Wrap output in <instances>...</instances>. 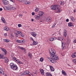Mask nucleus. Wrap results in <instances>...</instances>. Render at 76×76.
<instances>
[{"mask_svg": "<svg viewBox=\"0 0 76 76\" xmlns=\"http://www.w3.org/2000/svg\"><path fill=\"white\" fill-rule=\"evenodd\" d=\"M15 34V36H18V34L16 33H14Z\"/></svg>", "mask_w": 76, "mask_h": 76, "instance_id": "nucleus-47", "label": "nucleus"}, {"mask_svg": "<svg viewBox=\"0 0 76 76\" xmlns=\"http://www.w3.org/2000/svg\"><path fill=\"white\" fill-rule=\"evenodd\" d=\"M30 39L32 41H34V39H33V38L32 37H30Z\"/></svg>", "mask_w": 76, "mask_h": 76, "instance_id": "nucleus-45", "label": "nucleus"}, {"mask_svg": "<svg viewBox=\"0 0 76 76\" xmlns=\"http://www.w3.org/2000/svg\"><path fill=\"white\" fill-rule=\"evenodd\" d=\"M54 35H55V33L53 34L52 35V36H54Z\"/></svg>", "mask_w": 76, "mask_h": 76, "instance_id": "nucleus-58", "label": "nucleus"}, {"mask_svg": "<svg viewBox=\"0 0 76 76\" xmlns=\"http://www.w3.org/2000/svg\"><path fill=\"white\" fill-rule=\"evenodd\" d=\"M71 57H72V58H74L76 57V53H73L71 55Z\"/></svg>", "mask_w": 76, "mask_h": 76, "instance_id": "nucleus-21", "label": "nucleus"}, {"mask_svg": "<svg viewBox=\"0 0 76 76\" xmlns=\"http://www.w3.org/2000/svg\"><path fill=\"white\" fill-rule=\"evenodd\" d=\"M33 45H37L38 43L37 41H35V40L33 41Z\"/></svg>", "mask_w": 76, "mask_h": 76, "instance_id": "nucleus-18", "label": "nucleus"}, {"mask_svg": "<svg viewBox=\"0 0 76 76\" xmlns=\"http://www.w3.org/2000/svg\"><path fill=\"white\" fill-rule=\"evenodd\" d=\"M44 15V12H43L40 11L39 12V14L38 15L40 17H41V16H42V15Z\"/></svg>", "mask_w": 76, "mask_h": 76, "instance_id": "nucleus-15", "label": "nucleus"}, {"mask_svg": "<svg viewBox=\"0 0 76 76\" xmlns=\"http://www.w3.org/2000/svg\"><path fill=\"white\" fill-rule=\"evenodd\" d=\"M7 33H4V36H5V37L7 36Z\"/></svg>", "mask_w": 76, "mask_h": 76, "instance_id": "nucleus-52", "label": "nucleus"}, {"mask_svg": "<svg viewBox=\"0 0 76 76\" xmlns=\"http://www.w3.org/2000/svg\"><path fill=\"white\" fill-rule=\"evenodd\" d=\"M34 20L32 18L31 19V21L33 22L34 21Z\"/></svg>", "mask_w": 76, "mask_h": 76, "instance_id": "nucleus-56", "label": "nucleus"}, {"mask_svg": "<svg viewBox=\"0 0 76 76\" xmlns=\"http://www.w3.org/2000/svg\"><path fill=\"white\" fill-rule=\"evenodd\" d=\"M46 21L48 23H50L52 22V19L50 17H48L46 18Z\"/></svg>", "mask_w": 76, "mask_h": 76, "instance_id": "nucleus-4", "label": "nucleus"}, {"mask_svg": "<svg viewBox=\"0 0 76 76\" xmlns=\"http://www.w3.org/2000/svg\"><path fill=\"white\" fill-rule=\"evenodd\" d=\"M71 20H72V21H75V18H74V17H72Z\"/></svg>", "mask_w": 76, "mask_h": 76, "instance_id": "nucleus-42", "label": "nucleus"}, {"mask_svg": "<svg viewBox=\"0 0 76 76\" xmlns=\"http://www.w3.org/2000/svg\"><path fill=\"white\" fill-rule=\"evenodd\" d=\"M10 1L13 2V3H15V0H10Z\"/></svg>", "mask_w": 76, "mask_h": 76, "instance_id": "nucleus-43", "label": "nucleus"}, {"mask_svg": "<svg viewBox=\"0 0 76 76\" xmlns=\"http://www.w3.org/2000/svg\"><path fill=\"white\" fill-rule=\"evenodd\" d=\"M0 73L1 75H4V71H3V69H1V67H0Z\"/></svg>", "mask_w": 76, "mask_h": 76, "instance_id": "nucleus-17", "label": "nucleus"}, {"mask_svg": "<svg viewBox=\"0 0 76 76\" xmlns=\"http://www.w3.org/2000/svg\"><path fill=\"white\" fill-rule=\"evenodd\" d=\"M56 37H51L49 39V41H55V40H56Z\"/></svg>", "mask_w": 76, "mask_h": 76, "instance_id": "nucleus-10", "label": "nucleus"}, {"mask_svg": "<svg viewBox=\"0 0 76 76\" xmlns=\"http://www.w3.org/2000/svg\"><path fill=\"white\" fill-rule=\"evenodd\" d=\"M56 50H55L51 49V51H50V57L52 58L53 60H58V56L56 54Z\"/></svg>", "mask_w": 76, "mask_h": 76, "instance_id": "nucleus-1", "label": "nucleus"}, {"mask_svg": "<svg viewBox=\"0 0 76 76\" xmlns=\"http://www.w3.org/2000/svg\"><path fill=\"white\" fill-rule=\"evenodd\" d=\"M56 13H60L61 12V10L58 7V6L57 7L56 9Z\"/></svg>", "mask_w": 76, "mask_h": 76, "instance_id": "nucleus-6", "label": "nucleus"}, {"mask_svg": "<svg viewBox=\"0 0 76 76\" xmlns=\"http://www.w3.org/2000/svg\"><path fill=\"white\" fill-rule=\"evenodd\" d=\"M59 3L60 4H61V5H63V4H64L65 3V2L63 1H60Z\"/></svg>", "mask_w": 76, "mask_h": 76, "instance_id": "nucleus-28", "label": "nucleus"}, {"mask_svg": "<svg viewBox=\"0 0 76 76\" xmlns=\"http://www.w3.org/2000/svg\"><path fill=\"white\" fill-rule=\"evenodd\" d=\"M1 20L2 21V22H3V23H6V20H5V19H4V18H2Z\"/></svg>", "mask_w": 76, "mask_h": 76, "instance_id": "nucleus-30", "label": "nucleus"}, {"mask_svg": "<svg viewBox=\"0 0 76 76\" xmlns=\"http://www.w3.org/2000/svg\"><path fill=\"white\" fill-rule=\"evenodd\" d=\"M3 40L4 42H10V40L9 39H3Z\"/></svg>", "mask_w": 76, "mask_h": 76, "instance_id": "nucleus-25", "label": "nucleus"}, {"mask_svg": "<svg viewBox=\"0 0 76 76\" xmlns=\"http://www.w3.org/2000/svg\"><path fill=\"white\" fill-rule=\"evenodd\" d=\"M40 61L42 62V61H44V58L42 57H41L40 58Z\"/></svg>", "mask_w": 76, "mask_h": 76, "instance_id": "nucleus-35", "label": "nucleus"}, {"mask_svg": "<svg viewBox=\"0 0 76 76\" xmlns=\"http://www.w3.org/2000/svg\"><path fill=\"white\" fill-rule=\"evenodd\" d=\"M68 25V26H69L70 27H71V26H73V24L71 23H69Z\"/></svg>", "mask_w": 76, "mask_h": 76, "instance_id": "nucleus-31", "label": "nucleus"}, {"mask_svg": "<svg viewBox=\"0 0 76 76\" xmlns=\"http://www.w3.org/2000/svg\"><path fill=\"white\" fill-rule=\"evenodd\" d=\"M69 21V19H67L66 20V22H68Z\"/></svg>", "mask_w": 76, "mask_h": 76, "instance_id": "nucleus-49", "label": "nucleus"}, {"mask_svg": "<svg viewBox=\"0 0 76 76\" xmlns=\"http://www.w3.org/2000/svg\"><path fill=\"white\" fill-rule=\"evenodd\" d=\"M19 16H23V15H22V14H20Z\"/></svg>", "mask_w": 76, "mask_h": 76, "instance_id": "nucleus-55", "label": "nucleus"}, {"mask_svg": "<svg viewBox=\"0 0 76 76\" xmlns=\"http://www.w3.org/2000/svg\"><path fill=\"white\" fill-rule=\"evenodd\" d=\"M11 38H14V36H13V34H11Z\"/></svg>", "mask_w": 76, "mask_h": 76, "instance_id": "nucleus-41", "label": "nucleus"}, {"mask_svg": "<svg viewBox=\"0 0 76 76\" xmlns=\"http://www.w3.org/2000/svg\"><path fill=\"white\" fill-rule=\"evenodd\" d=\"M65 32L64 33V35L65 37H67V31L65 30Z\"/></svg>", "mask_w": 76, "mask_h": 76, "instance_id": "nucleus-29", "label": "nucleus"}, {"mask_svg": "<svg viewBox=\"0 0 76 76\" xmlns=\"http://www.w3.org/2000/svg\"><path fill=\"white\" fill-rule=\"evenodd\" d=\"M19 48L20 49H21V50H24V53H26V50H25V48H23V47H19Z\"/></svg>", "mask_w": 76, "mask_h": 76, "instance_id": "nucleus-26", "label": "nucleus"}, {"mask_svg": "<svg viewBox=\"0 0 76 76\" xmlns=\"http://www.w3.org/2000/svg\"><path fill=\"white\" fill-rule=\"evenodd\" d=\"M2 2L5 5H7L9 3V1H2Z\"/></svg>", "mask_w": 76, "mask_h": 76, "instance_id": "nucleus-14", "label": "nucleus"}, {"mask_svg": "<svg viewBox=\"0 0 76 76\" xmlns=\"http://www.w3.org/2000/svg\"><path fill=\"white\" fill-rule=\"evenodd\" d=\"M18 1H19V0H18Z\"/></svg>", "mask_w": 76, "mask_h": 76, "instance_id": "nucleus-61", "label": "nucleus"}, {"mask_svg": "<svg viewBox=\"0 0 76 76\" xmlns=\"http://www.w3.org/2000/svg\"><path fill=\"white\" fill-rule=\"evenodd\" d=\"M12 59L13 60H16V57H13L12 58Z\"/></svg>", "mask_w": 76, "mask_h": 76, "instance_id": "nucleus-50", "label": "nucleus"}, {"mask_svg": "<svg viewBox=\"0 0 76 76\" xmlns=\"http://www.w3.org/2000/svg\"><path fill=\"white\" fill-rule=\"evenodd\" d=\"M73 42L74 44H76V39L74 40L73 41Z\"/></svg>", "mask_w": 76, "mask_h": 76, "instance_id": "nucleus-46", "label": "nucleus"}, {"mask_svg": "<svg viewBox=\"0 0 76 76\" xmlns=\"http://www.w3.org/2000/svg\"><path fill=\"white\" fill-rule=\"evenodd\" d=\"M1 50H2V51H3V52H4V55L5 56H6L7 53L6 50V49H4V48H1Z\"/></svg>", "mask_w": 76, "mask_h": 76, "instance_id": "nucleus-8", "label": "nucleus"}, {"mask_svg": "<svg viewBox=\"0 0 76 76\" xmlns=\"http://www.w3.org/2000/svg\"><path fill=\"white\" fill-rule=\"evenodd\" d=\"M62 74L64 76H66V75H67V73L64 70L62 71Z\"/></svg>", "mask_w": 76, "mask_h": 76, "instance_id": "nucleus-19", "label": "nucleus"}, {"mask_svg": "<svg viewBox=\"0 0 76 76\" xmlns=\"http://www.w3.org/2000/svg\"><path fill=\"white\" fill-rule=\"evenodd\" d=\"M10 66L11 68L13 70H18V67L17 66V65L15 64H14L13 63H11L10 64Z\"/></svg>", "mask_w": 76, "mask_h": 76, "instance_id": "nucleus-3", "label": "nucleus"}, {"mask_svg": "<svg viewBox=\"0 0 76 76\" xmlns=\"http://www.w3.org/2000/svg\"><path fill=\"white\" fill-rule=\"evenodd\" d=\"M15 61H17V62H18V63L20 61L19 60V59H16V60H15Z\"/></svg>", "mask_w": 76, "mask_h": 76, "instance_id": "nucleus-51", "label": "nucleus"}, {"mask_svg": "<svg viewBox=\"0 0 76 76\" xmlns=\"http://www.w3.org/2000/svg\"><path fill=\"white\" fill-rule=\"evenodd\" d=\"M12 9L13 10H15L16 9V7H12Z\"/></svg>", "mask_w": 76, "mask_h": 76, "instance_id": "nucleus-34", "label": "nucleus"}, {"mask_svg": "<svg viewBox=\"0 0 76 76\" xmlns=\"http://www.w3.org/2000/svg\"><path fill=\"white\" fill-rule=\"evenodd\" d=\"M4 61L5 63H7L8 62H9V59H8V58L6 57H4Z\"/></svg>", "mask_w": 76, "mask_h": 76, "instance_id": "nucleus-13", "label": "nucleus"}, {"mask_svg": "<svg viewBox=\"0 0 76 76\" xmlns=\"http://www.w3.org/2000/svg\"><path fill=\"white\" fill-rule=\"evenodd\" d=\"M4 57L3 56V55H2L1 54H0V58L2 59H4Z\"/></svg>", "mask_w": 76, "mask_h": 76, "instance_id": "nucleus-33", "label": "nucleus"}, {"mask_svg": "<svg viewBox=\"0 0 76 76\" xmlns=\"http://www.w3.org/2000/svg\"><path fill=\"white\" fill-rule=\"evenodd\" d=\"M40 22H42V21H40Z\"/></svg>", "mask_w": 76, "mask_h": 76, "instance_id": "nucleus-60", "label": "nucleus"}, {"mask_svg": "<svg viewBox=\"0 0 76 76\" xmlns=\"http://www.w3.org/2000/svg\"><path fill=\"white\" fill-rule=\"evenodd\" d=\"M74 13H75L76 12V10H75V9L74 10Z\"/></svg>", "mask_w": 76, "mask_h": 76, "instance_id": "nucleus-57", "label": "nucleus"}, {"mask_svg": "<svg viewBox=\"0 0 76 76\" xmlns=\"http://www.w3.org/2000/svg\"><path fill=\"white\" fill-rule=\"evenodd\" d=\"M18 26L19 28H20V27H22V25L20 24H19L18 25Z\"/></svg>", "mask_w": 76, "mask_h": 76, "instance_id": "nucleus-39", "label": "nucleus"}, {"mask_svg": "<svg viewBox=\"0 0 76 76\" xmlns=\"http://www.w3.org/2000/svg\"><path fill=\"white\" fill-rule=\"evenodd\" d=\"M36 20H39V18H40L41 17L40 16L38 15H36L34 16Z\"/></svg>", "mask_w": 76, "mask_h": 76, "instance_id": "nucleus-9", "label": "nucleus"}, {"mask_svg": "<svg viewBox=\"0 0 76 76\" xmlns=\"http://www.w3.org/2000/svg\"><path fill=\"white\" fill-rule=\"evenodd\" d=\"M35 12H33L32 13V16H34V15H35Z\"/></svg>", "mask_w": 76, "mask_h": 76, "instance_id": "nucleus-48", "label": "nucleus"}, {"mask_svg": "<svg viewBox=\"0 0 76 76\" xmlns=\"http://www.w3.org/2000/svg\"><path fill=\"white\" fill-rule=\"evenodd\" d=\"M50 67L51 70V72H54V69L53 66H50Z\"/></svg>", "mask_w": 76, "mask_h": 76, "instance_id": "nucleus-22", "label": "nucleus"}, {"mask_svg": "<svg viewBox=\"0 0 76 76\" xmlns=\"http://www.w3.org/2000/svg\"><path fill=\"white\" fill-rule=\"evenodd\" d=\"M25 4H30V2L29 1H25Z\"/></svg>", "mask_w": 76, "mask_h": 76, "instance_id": "nucleus-32", "label": "nucleus"}, {"mask_svg": "<svg viewBox=\"0 0 76 76\" xmlns=\"http://www.w3.org/2000/svg\"><path fill=\"white\" fill-rule=\"evenodd\" d=\"M29 73V71H25L23 74L24 75H28Z\"/></svg>", "mask_w": 76, "mask_h": 76, "instance_id": "nucleus-16", "label": "nucleus"}, {"mask_svg": "<svg viewBox=\"0 0 76 76\" xmlns=\"http://www.w3.org/2000/svg\"><path fill=\"white\" fill-rule=\"evenodd\" d=\"M40 71L42 75H44V70L43 69H41L40 70Z\"/></svg>", "mask_w": 76, "mask_h": 76, "instance_id": "nucleus-27", "label": "nucleus"}, {"mask_svg": "<svg viewBox=\"0 0 76 76\" xmlns=\"http://www.w3.org/2000/svg\"><path fill=\"white\" fill-rule=\"evenodd\" d=\"M46 76H53L51 74L50 72H46Z\"/></svg>", "mask_w": 76, "mask_h": 76, "instance_id": "nucleus-24", "label": "nucleus"}, {"mask_svg": "<svg viewBox=\"0 0 76 76\" xmlns=\"http://www.w3.org/2000/svg\"><path fill=\"white\" fill-rule=\"evenodd\" d=\"M56 25V23H55L52 26V28H54L55 27V26Z\"/></svg>", "mask_w": 76, "mask_h": 76, "instance_id": "nucleus-40", "label": "nucleus"}, {"mask_svg": "<svg viewBox=\"0 0 76 76\" xmlns=\"http://www.w3.org/2000/svg\"><path fill=\"white\" fill-rule=\"evenodd\" d=\"M31 35L34 37H35L37 36V34L34 32H33L31 33Z\"/></svg>", "mask_w": 76, "mask_h": 76, "instance_id": "nucleus-23", "label": "nucleus"}, {"mask_svg": "<svg viewBox=\"0 0 76 76\" xmlns=\"http://www.w3.org/2000/svg\"><path fill=\"white\" fill-rule=\"evenodd\" d=\"M3 10V9L2 8H0V11H2Z\"/></svg>", "mask_w": 76, "mask_h": 76, "instance_id": "nucleus-54", "label": "nucleus"}, {"mask_svg": "<svg viewBox=\"0 0 76 76\" xmlns=\"http://www.w3.org/2000/svg\"><path fill=\"white\" fill-rule=\"evenodd\" d=\"M16 42L18 43H21V41L20 40H17Z\"/></svg>", "mask_w": 76, "mask_h": 76, "instance_id": "nucleus-36", "label": "nucleus"}, {"mask_svg": "<svg viewBox=\"0 0 76 76\" xmlns=\"http://www.w3.org/2000/svg\"><path fill=\"white\" fill-rule=\"evenodd\" d=\"M5 7L8 10H12V7L10 6L8 7Z\"/></svg>", "mask_w": 76, "mask_h": 76, "instance_id": "nucleus-12", "label": "nucleus"}, {"mask_svg": "<svg viewBox=\"0 0 76 76\" xmlns=\"http://www.w3.org/2000/svg\"><path fill=\"white\" fill-rule=\"evenodd\" d=\"M17 32L18 34H20V35L22 34V32L20 31H18Z\"/></svg>", "mask_w": 76, "mask_h": 76, "instance_id": "nucleus-38", "label": "nucleus"}, {"mask_svg": "<svg viewBox=\"0 0 76 76\" xmlns=\"http://www.w3.org/2000/svg\"><path fill=\"white\" fill-rule=\"evenodd\" d=\"M7 0H3L2 1H7Z\"/></svg>", "mask_w": 76, "mask_h": 76, "instance_id": "nucleus-59", "label": "nucleus"}, {"mask_svg": "<svg viewBox=\"0 0 76 76\" xmlns=\"http://www.w3.org/2000/svg\"><path fill=\"white\" fill-rule=\"evenodd\" d=\"M9 30V28L8 27L6 26L4 27V30L7 31H8Z\"/></svg>", "mask_w": 76, "mask_h": 76, "instance_id": "nucleus-20", "label": "nucleus"}, {"mask_svg": "<svg viewBox=\"0 0 76 76\" xmlns=\"http://www.w3.org/2000/svg\"><path fill=\"white\" fill-rule=\"evenodd\" d=\"M48 59L49 61L51 62V63H56V61L53 60L51 58H48Z\"/></svg>", "mask_w": 76, "mask_h": 76, "instance_id": "nucleus-5", "label": "nucleus"}, {"mask_svg": "<svg viewBox=\"0 0 76 76\" xmlns=\"http://www.w3.org/2000/svg\"><path fill=\"white\" fill-rule=\"evenodd\" d=\"M58 6L57 5H52L51 6V8L52 10H56L57 8L58 7Z\"/></svg>", "mask_w": 76, "mask_h": 76, "instance_id": "nucleus-7", "label": "nucleus"}, {"mask_svg": "<svg viewBox=\"0 0 76 76\" xmlns=\"http://www.w3.org/2000/svg\"><path fill=\"white\" fill-rule=\"evenodd\" d=\"M58 40H59V41H61L62 43V49H65L66 48V46H64V41H63V39H64V38L63 37H58Z\"/></svg>", "mask_w": 76, "mask_h": 76, "instance_id": "nucleus-2", "label": "nucleus"}, {"mask_svg": "<svg viewBox=\"0 0 76 76\" xmlns=\"http://www.w3.org/2000/svg\"><path fill=\"white\" fill-rule=\"evenodd\" d=\"M35 11L36 12H38V11H39V9L38 8H36L35 9Z\"/></svg>", "mask_w": 76, "mask_h": 76, "instance_id": "nucleus-37", "label": "nucleus"}, {"mask_svg": "<svg viewBox=\"0 0 76 76\" xmlns=\"http://www.w3.org/2000/svg\"><path fill=\"white\" fill-rule=\"evenodd\" d=\"M18 63H19V64H22V62L20 61L18 62Z\"/></svg>", "mask_w": 76, "mask_h": 76, "instance_id": "nucleus-53", "label": "nucleus"}, {"mask_svg": "<svg viewBox=\"0 0 76 76\" xmlns=\"http://www.w3.org/2000/svg\"><path fill=\"white\" fill-rule=\"evenodd\" d=\"M20 35H21V36L22 37H24V35L23 34L21 33V34Z\"/></svg>", "mask_w": 76, "mask_h": 76, "instance_id": "nucleus-44", "label": "nucleus"}, {"mask_svg": "<svg viewBox=\"0 0 76 76\" xmlns=\"http://www.w3.org/2000/svg\"><path fill=\"white\" fill-rule=\"evenodd\" d=\"M28 56L30 58V59H32V54L30 52L28 53Z\"/></svg>", "mask_w": 76, "mask_h": 76, "instance_id": "nucleus-11", "label": "nucleus"}]
</instances>
